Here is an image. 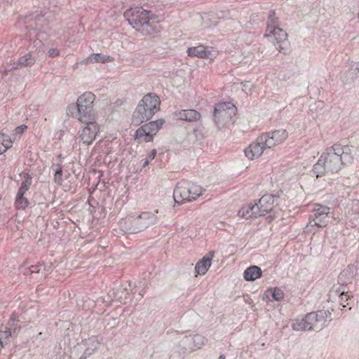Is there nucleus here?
<instances>
[{
  "label": "nucleus",
  "instance_id": "obj_1",
  "mask_svg": "<svg viewBox=\"0 0 359 359\" xmlns=\"http://www.w3.org/2000/svg\"><path fill=\"white\" fill-rule=\"evenodd\" d=\"M353 156L352 148L348 145L334 144L321 154L313 165L312 172L316 178L338 172L344 165L352 163Z\"/></svg>",
  "mask_w": 359,
  "mask_h": 359
},
{
  "label": "nucleus",
  "instance_id": "obj_2",
  "mask_svg": "<svg viewBox=\"0 0 359 359\" xmlns=\"http://www.w3.org/2000/svg\"><path fill=\"white\" fill-rule=\"evenodd\" d=\"M158 210L154 212H142L138 215H133L121 223L124 230L130 233H137L149 226L158 223L161 215Z\"/></svg>",
  "mask_w": 359,
  "mask_h": 359
},
{
  "label": "nucleus",
  "instance_id": "obj_3",
  "mask_svg": "<svg viewBox=\"0 0 359 359\" xmlns=\"http://www.w3.org/2000/svg\"><path fill=\"white\" fill-rule=\"evenodd\" d=\"M161 100L155 94L149 93L144 95L133 112L132 121L140 125L147 121L160 109Z\"/></svg>",
  "mask_w": 359,
  "mask_h": 359
},
{
  "label": "nucleus",
  "instance_id": "obj_4",
  "mask_svg": "<svg viewBox=\"0 0 359 359\" xmlns=\"http://www.w3.org/2000/svg\"><path fill=\"white\" fill-rule=\"evenodd\" d=\"M95 100V95L93 93L86 92L78 97L76 106L68 107V111L81 122L93 120Z\"/></svg>",
  "mask_w": 359,
  "mask_h": 359
},
{
  "label": "nucleus",
  "instance_id": "obj_5",
  "mask_svg": "<svg viewBox=\"0 0 359 359\" xmlns=\"http://www.w3.org/2000/svg\"><path fill=\"white\" fill-rule=\"evenodd\" d=\"M124 16L128 23L138 32L143 34H149L154 31L149 20L150 12L141 7L132 8L126 11Z\"/></svg>",
  "mask_w": 359,
  "mask_h": 359
},
{
  "label": "nucleus",
  "instance_id": "obj_6",
  "mask_svg": "<svg viewBox=\"0 0 359 359\" xmlns=\"http://www.w3.org/2000/svg\"><path fill=\"white\" fill-rule=\"evenodd\" d=\"M236 107L231 102L219 104L214 110L213 117L218 128L225 126L232 123L233 117L236 115Z\"/></svg>",
  "mask_w": 359,
  "mask_h": 359
},
{
  "label": "nucleus",
  "instance_id": "obj_7",
  "mask_svg": "<svg viewBox=\"0 0 359 359\" xmlns=\"http://www.w3.org/2000/svg\"><path fill=\"white\" fill-rule=\"evenodd\" d=\"M204 342L205 337L202 335H186L181 339L175 348L180 354H184L201 348Z\"/></svg>",
  "mask_w": 359,
  "mask_h": 359
},
{
  "label": "nucleus",
  "instance_id": "obj_8",
  "mask_svg": "<svg viewBox=\"0 0 359 359\" xmlns=\"http://www.w3.org/2000/svg\"><path fill=\"white\" fill-rule=\"evenodd\" d=\"M163 123L164 120L158 119L143 125L136 130V137L141 142H151Z\"/></svg>",
  "mask_w": 359,
  "mask_h": 359
},
{
  "label": "nucleus",
  "instance_id": "obj_9",
  "mask_svg": "<svg viewBox=\"0 0 359 359\" xmlns=\"http://www.w3.org/2000/svg\"><path fill=\"white\" fill-rule=\"evenodd\" d=\"M331 316L329 311L320 310L306 314L310 330L320 331L327 326V318Z\"/></svg>",
  "mask_w": 359,
  "mask_h": 359
},
{
  "label": "nucleus",
  "instance_id": "obj_10",
  "mask_svg": "<svg viewBox=\"0 0 359 359\" xmlns=\"http://www.w3.org/2000/svg\"><path fill=\"white\" fill-rule=\"evenodd\" d=\"M259 137V142L266 149H271L281 143L287 138L286 130L280 129L263 134Z\"/></svg>",
  "mask_w": 359,
  "mask_h": 359
},
{
  "label": "nucleus",
  "instance_id": "obj_11",
  "mask_svg": "<svg viewBox=\"0 0 359 359\" xmlns=\"http://www.w3.org/2000/svg\"><path fill=\"white\" fill-rule=\"evenodd\" d=\"M268 38H271L274 46L280 52L284 54L287 50L289 42L287 41V33L280 27H275L270 30L269 32L265 34Z\"/></svg>",
  "mask_w": 359,
  "mask_h": 359
},
{
  "label": "nucleus",
  "instance_id": "obj_12",
  "mask_svg": "<svg viewBox=\"0 0 359 359\" xmlns=\"http://www.w3.org/2000/svg\"><path fill=\"white\" fill-rule=\"evenodd\" d=\"M313 215L309 218V224L318 227L325 226L328 222L330 208L316 203L313 205Z\"/></svg>",
  "mask_w": 359,
  "mask_h": 359
},
{
  "label": "nucleus",
  "instance_id": "obj_13",
  "mask_svg": "<svg viewBox=\"0 0 359 359\" xmlns=\"http://www.w3.org/2000/svg\"><path fill=\"white\" fill-rule=\"evenodd\" d=\"M86 126L83 128L80 137L83 143L89 144L95 138L98 131V124L93 120L83 122Z\"/></svg>",
  "mask_w": 359,
  "mask_h": 359
},
{
  "label": "nucleus",
  "instance_id": "obj_14",
  "mask_svg": "<svg viewBox=\"0 0 359 359\" xmlns=\"http://www.w3.org/2000/svg\"><path fill=\"white\" fill-rule=\"evenodd\" d=\"M187 54L191 57L213 60L217 56V53L212 47L198 46L189 48L187 49Z\"/></svg>",
  "mask_w": 359,
  "mask_h": 359
},
{
  "label": "nucleus",
  "instance_id": "obj_15",
  "mask_svg": "<svg viewBox=\"0 0 359 359\" xmlns=\"http://www.w3.org/2000/svg\"><path fill=\"white\" fill-rule=\"evenodd\" d=\"M274 198L275 196L272 194H265L255 205L259 209L258 215L263 216L271 212L274 207Z\"/></svg>",
  "mask_w": 359,
  "mask_h": 359
},
{
  "label": "nucleus",
  "instance_id": "obj_16",
  "mask_svg": "<svg viewBox=\"0 0 359 359\" xmlns=\"http://www.w3.org/2000/svg\"><path fill=\"white\" fill-rule=\"evenodd\" d=\"M18 320L15 318L11 317L8 320L5 330L0 331V334L3 336L4 340L8 343L11 339L15 337L19 332L20 326L18 325Z\"/></svg>",
  "mask_w": 359,
  "mask_h": 359
},
{
  "label": "nucleus",
  "instance_id": "obj_17",
  "mask_svg": "<svg viewBox=\"0 0 359 359\" xmlns=\"http://www.w3.org/2000/svg\"><path fill=\"white\" fill-rule=\"evenodd\" d=\"M265 149H266L263 144L260 143L258 137L256 142H252L245 149L244 154L249 160H254L260 157Z\"/></svg>",
  "mask_w": 359,
  "mask_h": 359
},
{
  "label": "nucleus",
  "instance_id": "obj_18",
  "mask_svg": "<svg viewBox=\"0 0 359 359\" xmlns=\"http://www.w3.org/2000/svg\"><path fill=\"white\" fill-rule=\"evenodd\" d=\"M173 197L176 203L191 201L190 191L187 187V183H177L173 191Z\"/></svg>",
  "mask_w": 359,
  "mask_h": 359
},
{
  "label": "nucleus",
  "instance_id": "obj_19",
  "mask_svg": "<svg viewBox=\"0 0 359 359\" xmlns=\"http://www.w3.org/2000/svg\"><path fill=\"white\" fill-rule=\"evenodd\" d=\"M100 339L97 336H93L84 341L86 346L82 358L83 359L91 355L100 346Z\"/></svg>",
  "mask_w": 359,
  "mask_h": 359
},
{
  "label": "nucleus",
  "instance_id": "obj_20",
  "mask_svg": "<svg viewBox=\"0 0 359 359\" xmlns=\"http://www.w3.org/2000/svg\"><path fill=\"white\" fill-rule=\"evenodd\" d=\"M213 255L214 252H210L208 257H204L196 263L195 270L198 274L204 275L207 272L211 265V260Z\"/></svg>",
  "mask_w": 359,
  "mask_h": 359
},
{
  "label": "nucleus",
  "instance_id": "obj_21",
  "mask_svg": "<svg viewBox=\"0 0 359 359\" xmlns=\"http://www.w3.org/2000/svg\"><path fill=\"white\" fill-rule=\"evenodd\" d=\"M35 62L34 58L29 53L25 54L18 59V63H14L12 66L6 67V72H9L13 69H16L19 67H27L32 65Z\"/></svg>",
  "mask_w": 359,
  "mask_h": 359
},
{
  "label": "nucleus",
  "instance_id": "obj_22",
  "mask_svg": "<svg viewBox=\"0 0 359 359\" xmlns=\"http://www.w3.org/2000/svg\"><path fill=\"white\" fill-rule=\"evenodd\" d=\"M262 274V271L260 267L257 266H251L247 268L243 273V278L247 281H253L260 278Z\"/></svg>",
  "mask_w": 359,
  "mask_h": 359
},
{
  "label": "nucleus",
  "instance_id": "obj_23",
  "mask_svg": "<svg viewBox=\"0 0 359 359\" xmlns=\"http://www.w3.org/2000/svg\"><path fill=\"white\" fill-rule=\"evenodd\" d=\"M259 209L257 205L255 204H249L246 206H244L238 212L239 216L245 219H249L251 217H257L258 215Z\"/></svg>",
  "mask_w": 359,
  "mask_h": 359
},
{
  "label": "nucleus",
  "instance_id": "obj_24",
  "mask_svg": "<svg viewBox=\"0 0 359 359\" xmlns=\"http://www.w3.org/2000/svg\"><path fill=\"white\" fill-rule=\"evenodd\" d=\"M179 119L187 121H196L201 117V114L194 109L182 110L177 114Z\"/></svg>",
  "mask_w": 359,
  "mask_h": 359
},
{
  "label": "nucleus",
  "instance_id": "obj_25",
  "mask_svg": "<svg viewBox=\"0 0 359 359\" xmlns=\"http://www.w3.org/2000/svg\"><path fill=\"white\" fill-rule=\"evenodd\" d=\"M113 60V57L105 55H102L100 53H95L88 56L83 61V62L86 64H93L95 62L105 63L112 62Z\"/></svg>",
  "mask_w": 359,
  "mask_h": 359
},
{
  "label": "nucleus",
  "instance_id": "obj_26",
  "mask_svg": "<svg viewBox=\"0 0 359 359\" xmlns=\"http://www.w3.org/2000/svg\"><path fill=\"white\" fill-rule=\"evenodd\" d=\"M292 327L296 331L310 330L306 315L304 318L295 319L292 324Z\"/></svg>",
  "mask_w": 359,
  "mask_h": 359
},
{
  "label": "nucleus",
  "instance_id": "obj_27",
  "mask_svg": "<svg viewBox=\"0 0 359 359\" xmlns=\"http://www.w3.org/2000/svg\"><path fill=\"white\" fill-rule=\"evenodd\" d=\"M182 182H187V187L190 191L191 201L195 200L202 194L203 189L201 186L196 185L194 183L188 182L187 181H182Z\"/></svg>",
  "mask_w": 359,
  "mask_h": 359
},
{
  "label": "nucleus",
  "instance_id": "obj_28",
  "mask_svg": "<svg viewBox=\"0 0 359 359\" xmlns=\"http://www.w3.org/2000/svg\"><path fill=\"white\" fill-rule=\"evenodd\" d=\"M62 159L61 156L59 155L53 163L51 170L54 174L55 180H58L62 177Z\"/></svg>",
  "mask_w": 359,
  "mask_h": 359
},
{
  "label": "nucleus",
  "instance_id": "obj_29",
  "mask_svg": "<svg viewBox=\"0 0 359 359\" xmlns=\"http://www.w3.org/2000/svg\"><path fill=\"white\" fill-rule=\"evenodd\" d=\"M266 25V33L269 32L270 30L273 29V28L275 29V27H278V18L276 17L274 11H270Z\"/></svg>",
  "mask_w": 359,
  "mask_h": 359
},
{
  "label": "nucleus",
  "instance_id": "obj_30",
  "mask_svg": "<svg viewBox=\"0 0 359 359\" xmlns=\"http://www.w3.org/2000/svg\"><path fill=\"white\" fill-rule=\"evenodd\" d=\"M266 295L268 297L271 296L273 300L278 302L283 299L284 296L283 292L278 287L268 289L266 290Z\"/></svg>",
  "mask_w": 359,
  "mask_h": 359
},
{
  "label": "nucleus",
  "instance_id": "obj_31",
  "mask_svg": "<svg viewBox=\"0 0 359 359\" xmlns=\"http://www.w3.org/2000/svg\"><path fill=\"white\" fill-rule=\"evenodd\" d=\"M0 141H2L4 146H0L1 153L5 152L8 149L11 148L13 144V140L11 137L4 133H0Z\"/></svg>",
  "mask_w": 359,
  "mask_h": 359
},
{
  "label": "nucleus",
  "instance_id": "obj_32",
  "mask_svg": "<svg viewBox=\"0 0 359 359\" xmlns=\"http://www.w3.org/2000/svg\"><path fill=\"white\" fill-rule=\"evenodd\" d=\"M29 201L27 196H22L16 195L15 205L18 209L24 210L29 205Z\"/></svg>",
  "mask_w": 359,
  "mask_h": 359
},
{
  "label": "nucleus",
  "instance_id": "obj_33",
  "mask_svg": "<svg viewBox=\"0 0 359 359\" xmlns=\"http://www.w3.org/2000/svg\"><path fill=\"white\" fill-rule=\"evenodd\" d=\"M30 186H31V181H23L22 182L16 195L26 196L27 192L29 189Z\"/></svg>",
  "mask_w": 359,
  "mask_h": 359
},
{
  "label": "nucleus",
  "instance_id": "obj_34",
  "mask_svg": "<svg viewBox=\"0 0 359 359\" xmlns=\"http://www.w3.org/2000/svg\"><path fill=\"white\" fill-rule=\"evenodd\" d=\"M27 129V126L25 125H21L20 126H18L15 130L14 133V140L17 138H20V136L21 134H22L25 130Z\"/></svg>",
  "mask_w": 359,
  "mask_h": 359
},
{
  "label": "nucleus",
  "instance_id": "obj_35",
  "mask_svg": "<svg viewBox=\"0 0 359 359\" xmlns=\"http://www.w3.org/2000/svg\"><path fill=\"white\" fill-rule=\"evenodd\" d=\"M203 19V23L205 27H211L212 26H215L216 25L215 22H212L210 18L209 15H205L202 18Z\"/></svg>",
  "mask_w": 359,
  "mask_h": 359
},
{
  "label": "nucleus",
  "instance_id": "obj_36",
  "mask_svg": "<svg viewBox=\"0 0 359 359\" xmlns=\"http://www.w3.org/2000/svg\"><path fill=\"white\" fill-rule=\"evenodd\" d=\"M339 302L340 304L344 308L346 306L344 304L345 302H346L348 300L349 296L347 294V293L344 292V291L340 294L339 295Z\"/></svg>",
  "mask_w": 359,
  "mask_h": 359
},
{
  "label": "nucleus",
  "instance_id": "obj_37",
  "mask_svg": "<svg viewBox=\"0 0 359 359\" xmlns=\"http://www.w3.org/2000/svg\"><path fill=\"white\" fill-rule=\"evenodd\" d=\"M48 55L49 57H56L57 55H59L60 54V50L57 48H50L48 50Z\"/></svg>",
  "mask_w": 359,
  "mask_h": 359
},
{
  "label": "nucleus",
  "instance_id": "obj_38",
  "mask_svg": "<svg viewBox=\"0 0 359 359\" xmlns=\"http://www.w3.org/2000/svg\"><path fill=\"white\" fill-rule=\"evenodd\" d=\"M30 273H39V271H40V266H37V265H35V266H32L30 267Z\"/></svg>",
  "mask_w": 359,
  "mask_h": 359
},
{
  "label": "nucleus",
  "instance_id": "obj_39",
  "mask_svg": "<svg viewBox=\"0 0 359 359\" xmlns=\"http://www.w3.org/2000/svg\"><path fill=\"white\" fill-rule=\"evenodd\" d=\"M20 177L23 179V180H31L32 179V177L29 175V173L27 172H22L20 174Z\"/></svg>",
  "mask_w": 359,
  "mask_h": 359
},
{
  "label": "nucleus",
  "instance_id": "obj_40",
  "mask_svg": "<svg viewBox=\"0 0 359 359\" xmlns=\"http://www.w3.org/2000/svg\"><path fill=\"white\" fill-rule=\"evenodd\" d=\"M156 154V151L155 149H153L151 151L147 158H149L150 160H153L155 158Z\"/></svg>",
  "mask_w": 359,
  "mask_h": 359
},
{
  "label": "nucleus",
  "instance_id": "obj_41",
  "mask_svg": "<svg viewBox=\"0 0 359 359\" xmlns=\"http://www.w3.org/2000/svg\"><path fill=\"white\" fill-rule=\"evenodd\" d=\"M109 181H107V184H109ZM106 182L104 180L102 181V183H100V181H98V183L96 184V187L100 186L101 188L105 187Z\"/></svg>",
  "mask_w": 359,
  "mask_h": 359
},
{
  "label": "nucleus",
  "instance_id": "obj_42",
  "mask_svg": "<svg viewBox=\"0 0 359 359\" xmlns=\"http://www.w3.org/2000/svg\"><path fill=\"white\" fill-rule=\"evenodd\" d=\"M347 273H348V271H343V272L339 275V280H341V278H342L344 276H346V275L347 274Z\"/></svg>",
  "mask_w": 359,
  "mask_h": 359
},
{
  "label": "nucleus",
  "instance_id": "obj_43",
  "mask_svg": "<svg viewBox=\"0 0 359 359\" xmlns=\"http://www.w3.org/2000/svg\"><path fill=\"white\" fill-rule=\"evenodd\" d=\"M250 85V83L249 82H246L245 83L243 84V90H246V89L248 88V86Z\"/></svg>",
  "mask_w": 359,
  "mask_h": 359
},
{
  "label": "nucleus",
  "instance_id": "obj_44",
  "mask_svg": "<svg viewBox=\"0 0 359 359\" xmlns=\"http://www.w3.org/2000/svg\"><path fill=\"white\" fill-rule=\"evenodd\" d=\"M149 161H147V160H144V163H143V166L145 167L146 165H147L149 164Z\"/></svg>",
  "mask_w": 359,
  "mask_h": 359
},
{
  "label": "nucleus",
  "instance_id": "obj_45",
  "mask_svg": "<svg viewBox=\"0 0 359 359\" xmlns=\"http://www.w3.org/2000/svg\"><path fill=\"white\" fill-rule=\"evenodd\" d=\"M218 359H225V356L224 355H220Z\"/></svg>",
  "mask_w": 359,
  "mask_h": 359
},
{
  "label": "nucleus",
  "instance_id": "obj_46",
  "mask_svg": "<svg viewBox=\"0 0 359 359\" xmlns=\"http://www.w3.org/2000/svg\"><path fill=\"white\" fill-rule=\"evenodd\" d=\"M0 146H4L2 141H0ZM0 154H1V148L0 147Z\"/></svg>",
  "mask_w": 359,
  "mask_h": 359
},
{
  "label": "nucleus",
  "instance_id": "obj_47",
  "mask_svg": "<svg viewBox=\"0 0 359 359\" xmlns=\"http://www.w3.org/2000/svg\"><path fill=\"white\" fill-rule=\"evenodd\" d=\"M58 182H59V184H60V185H62V186H64V187L65 186V184H63L62 183H60V182H63L64 181H58Z\"/></svg>",
  "mask_w": 359,
  "mask_h": 359
},
{
  "label": "nucleus",
  "instance_id": "obj_48",
  "mask_svg": "<svg viewBox=\"0 0 359 359\" xmlns=\"http://www.w3.org/2000/svg\"><path fill=\"white\" fill-rule=\"evenodd\" d=\"M145 160H147V161H149V163L150 162V159L149 158H147Z\"/></svg>",
  "mask_w": 359,
  "mask_h": 359
}]
</instances>
